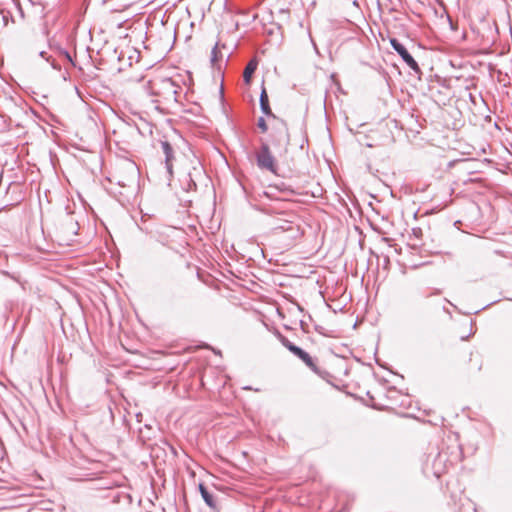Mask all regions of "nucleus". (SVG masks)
Instances as JSON below:
<instances>
[{"instance_id": "1", "label": "nucleus", "mask_w": 512, "mask_h": 512, "mask_svg": "<svg viewBox=\"0 0 512 512\" xmlns=\"http://www.w3.org/2000/svg\"><path fill=\"white\" fill-rule=\"evenodd\" d=\"M260 107L264 114L269 117V125L271 127V144L275 150L276 156L282 160L287 161L289 158V133L286 124L277 119L272 113L269 105V98L265 87H262L260 95Z\"/></svg>"}, {"instance_id": "2", "label": "nucleus", "mask_w": 512, "mask_h": 512, "mask_svg": "<svg viewBox=\"0 0 512 512\" xmlns=\"http://www.w3.org/2000/svg\"><path fill=\"white\" fill-rule=\"evenodd\" d=\"M302 219L295 213H282L274 219L273 233L277 236L286 235L296 240L303 236Z\"/></svg>"}, {"instance_id": "3", "label": "nucleus", "mask_w": 512, "mask_h": 512, "mask_svg": "<svg viewBox=\"0 0 512 512\" xmlns=\"http://www.w3.org/2000/svg\"><path fill=\"white\" fill-rule=\"evenodd\" d=\"M284 345L290 352L299 357L314 372H319L318 366L316 365L313 358L307 352H305L304 350H302L301 348L297 347L296 345L289 341H286Z\"/></svg>"}, {"instance_id": "4", "label": "nucleus", "mask_w": 512, "mask_h": 512, "mask_svg": "<svg viewBox=\"0 0 512 512\" xmlns=\"http://www.w3.org/2000/svg\"><path fill=\"white\" fill-rule=\"evenodd\" d=\"M258 165L261 168L267 169L273 173L276 172L274 159L271 155L268 145H263L257 156Z\"/></svg>"}, {"instance_id": "5", "label": "nucleus", "mask_w": 512, "mask_h": 512, "mask_svg": "<svg viewBox=\"0 0 512 512\" xmlns=\"http://www.w3.org/2000/svg\"><path fill=\"white\" fill-rule=\"evenodd\" d=\"M390 43L392 47L398 52V54L402 57L404 62L414 71L419 70V66L417 62L414 60V58L409 54L407 49L400 44L396 39H391Z\"/></svg>"}, {"instance_id": "6", "label": "nucleus", "mask_w": 512, "mask_h": 512, "mask_svg": "<svg viewBox=\"0 0 512 512\" xmlns=\"http://www.w3.org/2000/svg\"><path fill=\"white\" fill-rule=\"evenodd\" d=\"M258 67V60L256 57L252 58L246 65L243 72V79L246 85H250L253 75Z\"/></svg>"}, {"instance_id": "7", "label": "nucleus", "mask_w": 512, "mask_h": 512, "mask_svg": "<svg viewBox=\"0 0 512 512\" xmlns=\"http://www.w3.org/2000/svg\"><path fill=\"white\" fill-rule=\"evenodd\" d=\"M482 368V359L479 354L470 355L469 361L467 363L466 370L468 373L475 374L478 373Z\"/></svg>"}, {"instance_id": "8", "label": "nucleus", "mask_w": 512, "mask_h": 512, "mask_svg": "<svg viewBox=\"0 0 512 512\" xmlns=\"http://www.w3.org/2000/svg\"><path fill=\"white\" fill-rule=\"evenodd\" d=\"M161 147H162L163 153L165 154V162H166L167 170L171 174L172 173V160L174 158L173 149L167 141H162Z\"/></svg>"}, {"instance_id": "9", "label": "nucleus", "mask_w": 512, "mask_h": 512, "mask_svg": "<svg viewBox=\"0 0 512 512\" xmlns=\"http://www.w3.org/2000/svg\"><path fill=\"white\" fill-rule=\"evenodd\" d=\"M199 490L206 504L209 507L215 509L217 507V502L214 496L207 490V488L203 484H199Z\"/></svg>"}, {"instance_id": "10", "label": "nucleus", "mask_w": 512, "mask_h": 512, "mask_svg": "<svg viewBox=\"0 0 512 512\" xmlns=\"http://www.w3.org/2000/svg\"><path fill=\"white\" fill-rule=\"evenodd\" d=\"M257 126L262 132H267L269 129L267 122L263 118H260L258 120Z\"/></svg>"}, {"instance_id": "11", "label": "nucleus", "mask_w": 512, "mask_h": 512, "mask_svg": "<svg viewBox=\"0 0 512 512\" xmlns=\"http://www.w3.org/2000/svg\"><path fill=\"white\" fill-rule=\"evenodd\" d=\"M218 54H219L218 48H217V46H215L212 49V59L211 60H212L213 63L217 61Z\"/></svg>"}, {"instance_id": "12", "label": "nucleus", "mask_w": 512, "mask_h": 512, "mask_svg": "<svg viewBox=\"0 0 512 512\" xmlns=\"http://www.w3.org/2000/svg\"><path fill=\"white\" fill-rule=\"evenodd\" d=\"M150 86H151V81H146L144 84H143V87H147L150 89Z\"/></svg>"}, {"instance_id": "13", "label": "nucleus", "mask_w": 512, "mask_h": 512, "mask_svg": "<svg viewBox=\"0 0 512 512\" xmlns=\"http://www.w3.org/2000/svg\"><path fill=\"white\" fill-rule=\"evenodd\" d=\"M137 96H138L139 98H144L145 93H142V92L138 91V92H137Z\"/></svg>"}]
</instances>
